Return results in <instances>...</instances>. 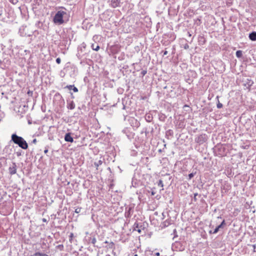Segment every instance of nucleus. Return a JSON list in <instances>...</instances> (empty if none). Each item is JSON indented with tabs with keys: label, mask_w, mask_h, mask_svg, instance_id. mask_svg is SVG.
<instances>
[{
	"label": "nucleus",
	"mask_w": 256,
	"mask_h": 256,
	"mask_svg": "<svg viewBox=\"0 0 256 256\" xmlns=\"http://www.w3.org/2000/svg\"><path fill=\"white\" fill-rule=\"evenodd\" d=\"M12 140L14 144L18 145L22 149L26 150L28 148V144L22 137L19 136L16 134H13L12 136Z\"/></svg>",
	"instance_id": "f257e3e1"
},
{
	"label": "nucleus",
	"mask_w": 256,
	"mask_h": 256,
	"mask_svg": "<svg viewBox=\"0 0 256 256\" xmlns=\"http://www.w3.org/2000/svg\"><path fill=\"white\" fill-rule=\"evenodd\" d=\"M66 14V12L63 10L58 11L54 18V23L58 24H62L64 23V18Z\"/></svg>",
	"instance_id": "f03ea898"
},
{
	"label": "nucleus",
	"mask_w": 256,
	"mask_h": 256,
	"mask_svg": "<svg viewBox=\"0 0 256 256\" xmlns=\"http://www.w3.org/2000/svg\"><path fill=\"white\" fill-rule=\"evenodd\" d=\"M9 172L11 175L14 174L16 172V166L15 163H14L12 166L9 168Z\"/></svg>",
	"instance_id": "7ed1b4c3"
},
{
	"label": "nucleus",
	"mask_w": 256,
	"mask_h": 256,
	"mask_svg": "<svg viewBox=\"0 0 256 256\" xmlns=\"http://www.w3.org/2000/svg\"><path fill=\"white\" fill-rule=\"evenodd\" d=\"M64 140L66 142H72L74 141L72 137L71 136L70 133L66 134L64 136Z\"/></svg>",
	"instance_id": "20e7f679"
},
{
	"label": "nucleus",
	"mask_w": 256,
	"mask_h": 256,
	"mask_svg": "<svg viewBox=\"0 0 256 256\" xmlns=\"http://www.w3.org/2000/svg\"><path fill=\"white\" fill-rule=\"evenodd\" d=\"M252 83H253L252 81H248V82H246V83H244L242 84L244 86V90H246V89L249 90L250 86L252 85Z\"/></svg>",
	"instance_id": "39448f33"
},
{
	"label": "nucleus",
	"mask_w": 256,
	"mask_h": 256,
	"mask_svg": "<svg viewBox=\"0 0 256 256\" xmlns=\"http://www.w3.org/2000/svg\"><path fill=\"white\" fill-rule=\"evenodd\" d=\"M249 38L253 41L256 40V32H252L249 34Z\"/></svg>",
	"instance_id": "423d86ee"
},
{
	"label": "nucleus",
	"mask_w": 256,
	"mask_h": 256,
	"mask_svg": "<svg viewBox=\"0 0 256 256\" xmlns=\"http://www.w3.org/2000/svg\"><path fill=\"white\" fill-rule=\"evenodd\" d=\"M119 2L118 0H112L111 6L113 8H116L118 6Z\"/></svg>",
	"instance_id": "0eeeda50"
},
{
	"label": "nucleus",
	"mask_w": 256,
	"mask_h": 256,
	"mask_svg": "<svg viewBox=\"0 0 256 256\" xmlns=\"http://www.w3.org/2000/svg\"><path fill=\"white\" fill-rule=\"evenodd\" d=\"M204 136L202 135H200L198 136L197 139L196 140V142L198 143H202L204 142Z\"/></svg>",
	"instance_id": "6e6552de"
},
{
	"label": "nucleus",
	"mask_w": 256,
	"mask_h": 256,
	"mask_svg": "<svg viewBox=\"0 0 256 256\" xmlns=\"http://www.w3.org/2000/svg\"><path fill=\"white\" fill-rule=\"evenodd\" d=\"M31 256H48V254H44V253H42V252H36L33 255H32Z\"/></svg>",
	"instance_id": "1a4fd4ad"
},
{
	"label": "nucleus",
	"mask_w": 256,
	"mask_h": 256,
	"mask_svg": "<svg viewBox=\"0 0 256 256\" xmlns=\"http://www.w3.org/2000/svg\"><path fill=\"white\" fill-rule=\"evenodd\" d=\"M91 47L93 50L98 51L100 49V46L98 44H92Z\"/></svg>",
	"instance_id": "9d476101"
},
{
	"label": "nucleus",
	"mask_w": 256,
	"mask_h": 256,
	"mask_svg": "<svg viewBox=\"0 0 256 256\" xmlns=\"http://www.w3.org/2000/svg\"><path fill=\"white\" fill-rule=\"evenodd\" d=\"M102 162L101 160H98V162H94V166L96 167V170H98V166H100L102 165Z\"/></svg>",
	"instance_id": "9b49d317"
},
{
	"label": "nucleus",
	"mask_w": 256,
	"mask_h": 256,
	"mask_svg": "<svg viewBox=\"0 0 256 256\" xmlns=\"http://www.w3.org/2000/svg\"><path fill=\"white\" fill-rule=\"evenodd\" d=\"M158 186L162 188V190H164L163 188V187H164V184H163V182L162 180H160L158 183Z\"/></svg>",
	"instance_id": "f8f14e48"
},
{
	"label": "nucleus",
	"mask_w": 256,
	"mask_h": 256,
	"mask_svg": "<svg viewBox=\"0 0 256 256\" xmlns=\"http://www.w3.org/2000/svg\"><path fill=\"white\" fill-rule=\"evenodd\" d=\"M242 54L241 50H238L236 52V57L240 58L242 56Z\"/></svg>",
	"instance_id": "ddd939ff"
},
{
	"label": "nucleus",
	"mask_w": 256,
	"mask_h": 256,
	"mask_svg": "<svg viewBox=\"0 0 256 256\" xmlns=\"http://www.w3.org/2000/svg\"><path fill=\"white\" fill-rule=\"evenodd\" d=\"M218 230H219L217 228H216L213 232H212V230H210L209 232V233L210 234H216L218 232Z\"/></svg>",
	"instance_id": "4468645a"
},
{
	"label": "nucleus",
	"mask_w": 256,
	"mask_h": 256,
	"mask_svg": "<svg viewBox=\"0 0 256 256\" xmlns=\"http://www.w3.org/2000/svg\"><path fill=\"white\" fill-rule=\"evenodd\" d=\"M194 174H193V173H190V174H188V179H189V180L192 179V178L194 177Z\"/></svg>",
	"instance_id": "2eb2a0df"
},
{
	"label": "nucleus",
	"mask_w": 256,
	"mask_h": 256,
	"mask_svg": "<svg viewBox=\"0 0 256 256\" xmlns=\"http://www.w3.org/2000/svg\"><path fill=\"white\" fill-rule=\"evenodd\" d=\"M73 237H74V234L72 233H71L70 236V242H72V238H73Z\"/></svg>",
	"instance_id": "dca6fc26"
},
{
	"label": "nucleus",
	"mask_w": 256,
	"mask_h": 256,
	"mask_svg": "<svg viewBox=\"0 0 256 256\" xmlns=\"http://www.w3.org/2000/svg\"><path fill=\"white\" fill-rule=\"evenodd\" d=\"M80 210H81L80 208H77L75 210V212L78 214L80 212Z\"/></svg>",
	"instance_id": "f3484780"
},
{
	"label": "nucleus",
	"mask_w": 256,
	"mask_h": 256,
	"mask_svg": "<svg viewBox=\"0 0 256 256\" xmlns=\"http://www.w3.org/2000/svg\"><path fill=\"white\" fill-rule=\"evenodd\" d=\"M74 85H70L67 86L66 88H68L70 90H72Z\"/></svg>",
	"instance_id": "a211bd4d"
},
{
	"label": "nucleus",
	"mask_w": 256,
	"mask_h": 256,
	"mask_svg": "<svg viewBox=\"0 0 256 256\" xmlns=\"http://www.w3.org/2000/svg\"><path fill=\"white\" fill-rule=\"evenodd\" d=\"M72 90H74V92H78V88L75 87L74 86H73V88H72Z\"/></svg>",
	"instance_id": "6ab92c4d"
},
{
	"label": "nucleus",
	"mask_w": 256,
	"mask_h": 256,
	"mask_svg": "<svg viewBox=\"0 0 256 256\" xmlns=\"http://www.w3.org/2000/svg\"><path fill=\"white\" fill-rule=\"evenodd\" d=\"M92 243L94 244H96V238H94L92 239Z\"/></svg>",
	"instance_id": "aec40b11"
},
{
	"label": "nucleus",
	"mask_w": 256,
	"mask_h": 256,
	"mask_svg": "<svg viewBox=\"0 0 256 256\" xmlns=\"http://www.w3.org/2000/svg\"><path fill=\"white\" fill-rule=\"evenodd\" d=\"M60 62H61V60H60V58H58L56 59V62L58 63V64H60Z\"/></svg>",
	"instance_id": "412c9836"
},
{
	"label": "nucleus",
	"mask_w": 256,
	"mask_h": 256,
	"mask_svg": "<svg viewBox=\"0 0 256 256\" xmlns=\"http://www.w3.org/2000/svg\"><path fill=\"white\" fill-rule=\"evenodd\" d=\"M222 104H220V103H218V104H217V107H218V108H222Z\"/></svg>",
	"instance_id": "4be33fe9"
},
{
	"label": "nucleus",
	"mask_w": 256,
	"mask_h": 256,
	"mask_svg": "<svg viewBox=\"0 0 256 256\" xmlns=\"http://www.w3.org/2000/svg\"><path fill=\"white\" fill-rule=\"evenodd\" d=\"M252 246V248H254V252H256V244H253Z\"/></svg>",
	"instance_id": "5701e85b"
},
{
	"label": "nucleus",
	"mask_w": 256,
	"mask_h": 256,
	"mask_svg": "<svg viewBox=\"0 0 256 256\" xmlns=\"http://www.w3.org/2000/svg\"><path fill=\"white\" fill-rule=\"evenodd\" d=\"M220 224L223 226L224 225L226 224V223H225V220H223V221Z\"/></svg>",
	"instance_id": "b1692460"
},
{
	"label": "nucleus",
	"mask_w": 256,
	"mask_h": 256,
	"mask_svg": "<svg viewBox=\"0 0 256 256\" xmlns=\"http://www.w3.org/2000/svg\"><path fill=\"white\" fill-rule=\"evenodd\" d=\"M222 226L221 224H220L216 228L219 230L220 228H222Z\"/></svg>",
	"instance_id": "393cba45"
},
{
	"label": "nucleus",
	"mask_w": 256,
	"mask_h": 256,
	"mask_svg": "<svg viewBox=\"0 0 256 256\" xmlns=\"http://www.w3.org/2000/svg\"><path fill=\"white\" fill-rule=\"evenodd\" d=\"M222 226L221 224H220L216 228L219 230L220 228H222Z\"/></svg>",
	"instance_id": "a878e982"
},
{
	"label": "nucleus",
	"mask_w": 256,
	"mask_h": 256,
	"mask_svg": "<svg viewBox=\"0 0 256 256\" xmlns=\"http://www.w3.org/2000/svg\"><path fill=\"white\" fill-rule=\"evenodd\" d=\"M156 256H160V252H158L155 254Z\"/></svg>",
	"instance_id": "bb28decb"
},
{
	"label": "nucleus",
	"mask_w": 256,
	"mask_h": 256,
	"mask_svg": "<svg viewBox=\"0 0 256 256\" xmlns=\"http://www.w3.org/2000/svg\"><path fill=\"white\" fill-rule=\"evenodd\" d=\"M147 117H148V119H146V120L150 122V116H148Z\"/></svg>",
	"instance_id": "cd10ccee"
},
{
	"label": "nucleus",
	"mask_w": 256,
	"mask_h": 256,
	"mask_svg": "<svg viewBox=\"0 0 256 256\" xmlns=\"http://www.w3.org/2000/svg\"><path fill=\"white\" fill-rule=\"evenodd\" d=\"M137 231L138 232V233L140 234L142 231H141V230L140 229V228H138Z\"/></svg>",
	"instance_id": "c85d7f7f"
},
{
	"label": "nucleus",
	"mask_w": 256,
	"mask_h": 256,
	"mask_svg": "<svg viewBox=\"0 0 256 256\" xmlns=\"http://www.w3.org/2000/svg\"><path fill=\"white\" fill-rule=\"evenodd\" d=\"M48 152V149H46L44 150V154H46L47 152Z\"/></svg>",
	"instance_id": "c756f323"
},
{
	"label": "nucleus",
	"mask_w": 256,
	"mask_h": 256,
	"mask_svg": "<svg viewBox=\"0 0 256 256\" xmlns=\"http://www.w3.org/2000/svg\"><path fill=\"white\" fill-rule=\"evenodd\" d=\"M168 54V52H167V51H166H166H164V55H166V54Z\"/></svg>",
	"instance_id": "7c9ffc66"
},
{
	"label": "nucleus",
	"mask_w": 256,
	"mask_h": 256,
	"mask_svg": "<svg viewBox=\"0 0 256 256\" xmlns=\"http://www.w3.org/2000/svg\"><path fill=\"white\" fill-rule=\"evenodd\" d=\"M36 139H34V140H33V142H34V143H36Z\"/></svg>",
	"instance_id": "2f4dec72"
},
{
	"label": "nucleus",
	"mask_w": 256,
	"mask_h": 256,
	"mask_svg": "<svg viewBox=\"0 0 256 256\" xmlns=\"http://www.w3.org/2000/svg\"><path fill=\"white\" fill-rule=\"evenodd\" d=\"M188 48V45L185 46H184L185 48Z\"/></svg>",
	"instance_id": "473e14b6"
},
{
	"label": "nucleus",
	"mask_w": 256,
	"mask_h": 256,
	"mask_svg": "<svg viewBox=\"0 0 256 256\" xmlns=\"http://www.w3.org/2000/svg\"><path fill=\"white\" fill-rule=\"evenodd\" d=\"M42 221L44 222H46V220L45 218H43L42 219Z\"/></svg>",
	"instance_id": "72a5a7b5"
},
{
	"label": "nucleus",
	"mask_w": 256,
	"mask_h": 256,
	"mask_svg": "<svg viewBox=\"0 0 256 256\" xmlns=\"http://www.w3.org/2000/svg\"><path fill=\"white\" fill-rule=\"evenodd\" d=\"M194 197H196L197 196V194H194Z\"/></svg>",
	"instance_id": "f704fd0d"
},
{
	"label": "nucleus",
	"mask_w": 256,
	"mask_h": 256,
	"mask_svg": "<svg viewBox=\"0 0 256 256\" xmlns=\"http://www.w3.org/2000/svg\"><path fill=\"white\" fill-rule=\"evenodd\" d=\"M134 256H138V255L137 254H135Z\"/></svg>",
	"instance_id": "c9c22d12"
}]
</instances>
